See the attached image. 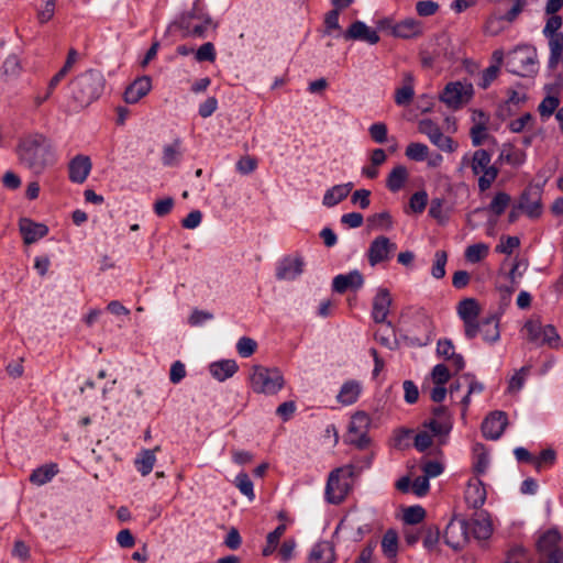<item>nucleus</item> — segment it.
Here are the masks:
<instances>
[{"mask_svg":"<svg viewBox=\"0 0 563 563\" xmlns=\"http://www.w3.org/2000/svg\"><path fill=\"white\" fill-rule=\"evenodd\" d=\"M15 152L20 164L37 175L55 162L51 142L40 133L21 137Z\"/></svg>","mask_w":563,"mask_h":563,"instance_id":"1","label":"nucleus"},{"mask_svg":"<svg viewBox=\"0 0 563 563\" xmlns=\"http://www.w3.org/2000/svg\"><path fill=\"white\" fill-rule=\"evenodd\" d=\"M470 167L473 175L478 177V189L484 192L489 189L498 176V168L492 165V156L486 150H477L472 156L464 155L460 170Z\"/></svg>","mask_w":563,"mask_h":563,"instance_id":"2","label":"nucleus"},{"mask_svg":"<svg viewBox=\"0 0 563 563\" xmlns=\"http://www.w3.org/2000/svg\"><path fill=\"white\" fill-rule=\"evenodd\" d=\"M211 24L210 15L197 3L175 22V25L183 31L184 37H203Z\"/></svg>","mask_w":563,"mask_h":563,"instance_id":"3","label":"nucleus"},{"mask_svg":"<svg viewBox=\"0 0 563 563\" xmlns=\"http://www.w3.org/2000/svg\"><path fill=\"white\" fill-rule=\"evenodd\" d=\"M103 77L98 71L89 70L78 76L73 84L75 99L80 104H90L98 99L103 89Z\"/></svg>","mask_w":563,"mask_h":563,"instance_id":"4","label":"nucleus"},{"mask_svg":"<svg viewBox=\"0 0 563 563\" xmlns=\"http://www.w3.org/2000/svg\"><path fill=\"white\" fill-rule=\"evenodd\" d=\"M355 476V466H342L333 470L325 486V497L331 504H340L351 489L350 477Z\"/></svg>","mask_w":563,"mask_h":563,"instance_id":"5","label":"nucleus"},{"mask_svg":"<svg viewBox=\"0 0 563 563\" xmlns=\"http://www.w3.org/2000/svg\"><path fill=\"white\" fill-rule=\"evenodd\" d=\"M251 386L255 393L274 395L284 386V377L277 368L255 365L252 368Z\"/></svg>","mask_w":563,"mask_h":563,"instance_id":"6","label":"nucleus"},{"mask_svg":"<svg viewBox=\"0 0 563 563\" xmlns=\"http://www.w3.org/2000/svg\"><path fill=\"white\" fill-rule=\"evenodd\" d=\"M523 330L527 333L529 342L538 346L548 345L552 349H559L561 346V339L556 329L551 324L543 325L539 319L528 320Z\"/></svg>","mask_w":563,"mask_h":563,"instance_id":"7","label":"nucleus"},{"mask_svg":"<svg viewBox=\"0 0 563 563\" xmlns=\"http://www.w3.org/2000/svg\"><path fill=\"white\" fill-rule=\"evenodd\" d=\"M537 550L542 563H563L562 537L558 530L544 532L538 540Z\"/></svg>","mask_w":563,"mask_h":563,"instance_id":"8","label":"nucleus"},{"mask_svg":"<svg viewBox=\"0 0 563 563\" xmlns=\"http://www.w3.org/2000/svg\"><path fill=\"white\" fill-rule=\"evenodd\" d=\"M457 314L464 323V333L467 339H474L479 331L478 317L481 307L474 298H465L457 305Z\"/></svg>","mask_w":563,"mask_h":563,"instance_id":"9","label":"nucleus"},{"mask_svg":"<svg viewBox=\"0 0 563 563\" xmlns=\"http://www.w3.org/2000/svg\"><path fill=\"white\" fill-rule=\"evenodd\" d=\"M473 96V86L468 82H449L440 96V100L449 108L459 109L467 103Z\"/></svg>","mask_w":563,"mask_h":563,"instance_id":"10","label":"nucleus"},{"mask_svg":"<svg viewBox=\"0 0 563 563\" xmlns=\"http://www.w3.org/2000/svg\"><path fill=\"white\" fill-rule=\"evenodd\" d=\"M538 63V54L534 48L522 47L515 49L509 58L510 71L525 76L533 73Z\"/></svg>","mask_w":563,"mask_h":563,"instance_id":"11","label":"nucleus"},{"mask_svg":"<svg viewBox=\"0 0 563 563\" xmlns=\"http://www.w3.org/2000/svg\"><path fill=\"white\" fill-rule=\"evenodd\" d=\"M418 131L427 135L430 142L443 152L452 153L457 148V143L444 135L439 125L430 119L420 120Z\"/></svg>","mask_w":563,"mask_h":563,"instance_id":"12","label":"nucleus"},{"mask_svg":"<svg viewBox=\"0 0 563 563\" xmlns=\"http://www.w3.org/2000/svg\"><path fill=\"white\" fill-rule=\"evenodd\" d=\"M369 424L371 418L367 413L363 411L354 413L349 426V442L358 449L366 448L369 443V438L367 437Z\"/></svg>","mask_w":563,"mask_h":563,"instance_id":"13","label":"nucleus"},{"mask_svg":"<svg viewBox=\"0 0 563 563\" xmlns=\"http://www.w3.org/2000/svg\"><path fill=\"white\" fill-rule=\"evenodd\" d=\"M397 250L396 243L385 235L375 238L367 250L366 256L372 267L377 264L387 262L391 258Z\"/></svg>","mask_w":563,"mask_h":563,"instance_id":"14","label":"nucleus"},{"mask_svg":"<svg viewBox=\"0 0 563 563\" xmlns=\"http://www.w3.org/2000/svg\"><path fill=\"white\" fill-rule=\"evenodd\" d=\"M470 539V523L463 519H452L444 531V542L455 551L463 549Z\"/></svg>","mask_w":563,"mask_h":563,"instance_id":"15","label":"nucleus"},{"mask_svg":"<svg viewBox=\"0 0 563 563\" xmlns=\"http://www.w3.org/2000/svg\"><path fill=\"white\" fill-rule=\"evenodd\" d=\"M389 31L390 34L395 37H399L402 40H412L421 36L423 34V23L413 18H407L397 23H391L386 20L383 22Z\"/></svg>","mask_w":563,"mask_h":563,"instance_id":"16","label":"nucleus"},{"mask_svg":"<svg viewBox=\"0 0 563 563\" xmlns=\"http://www.w3.org/2000/svg\"><path fill=\"white\" fill-rule=\"evenodd\" d=\"M393 299L390 292L387 288H378L374 299L372 307V318L377 323L387 322L388 325L391 323L387 321V317L389 313V309L391 306Z\"/></svg>","mask_w":563,"mask_h":563,"instance_id":"17","label":"nucleus"},{"mask_svg":"<svg viewBox=\"0 0 563 563\" xmlns=\"http://www.w3.org/2000/svg\"><path fill=\"white\" fill-rule=\"evenodd\" d=\"M507 416L503 411L492 412L482 423L483 435L489 440H497L507 427Z\"/></svg>","mask_w":563,"mask_h":563,"instance_id":"18","label":"nucleus"},{"mask_svg":"<svg viewBox=\"0 0 563 563\" xmlns=\"http://www.w3.org/2000/svg\"><path fill=\"white\" fill-rule=\"evenodd\" d=\"M437 354L451 363V366L457 373L465 366L464 357L455 353V346L450 339H440L437 343Z\"/></svg>","mask_w":563,"mask_h":563,"instance_id":"19","label":"nucleus"},{"mask_svg":"<svg viewBox=\"0 0 563 563\" xmlns=\"http://www.w3.org/2000/svg\"><path fill=\"white\" fill-rule=\"evenodd\" d=\"M91 166V161L88 156H75L68 165L69 179L73 183L82 184L89 176Z\"/></svg>","mask_w":563,"mask_h":563,"instance_id":"20","label":"nucleus"},{"mask_svg":"<svg viewBox=\"0 0 563 563\" xmlns=\"http://www.w3.org/2000/svg\"><path fill=\"white\" fill-rule=\"evenodd\" d=\"M152 89V80L148 76L136 78L124 91V100L126 103L133 104L139 102Z\"/></svg>","mask_w":563,"mask_h":563,"instance_id":"21","label":"nucleus"},{"mask_svg":"<svg viewBox=\"0 0 563 563\" xmlns=\"http://www.w3.org/2000/svg\"><path fill=\"white\" fill-rule=\"evenodd\" d=\"M364 278L358 271H352L349 274H341L333 278V290L343 294L347 289H358L363 286Z\"/></svg>","mask_w":563,"mask_h":563,"instance_id":"22","label":"nucleus"},{"mask_svg":"<svg viewBox=\"0 0 563 563\" xmlns=\"http://www.w3.org/2000/svg\"><path fill=\"white\" fill-rule=\"evenodd\" d=\"M345 40H363L369 44H376L379 36L376 31L369 29L364 22L355 21L344 33Z\"/></svg>","mask_w":563,"mask_h":563,"instance_id":"23","label":"nucleus"},{"mask_svg":"<svg viewBox=\"0 0 563 563\" xmlns=\"http://www.w3.org/2000/svg\"><path fill=\"white\" fill-rule=\"evenodd\" d=\"M303 271V261L300 257L284 258L276 271V277L280 280H292Z\"/></svg>","mask_w":563,"mask_h":563,"instance_id":"24","label":"nucleus"},{"mask_svg":"<svg viewBox=\"0 0 563 563\" xmlns=\"http://www.w3.org/2000/svg\"><path fill=\"white\" fill-rule=\"evenodd\" d=\"M470 530L477 540H487L493 533V525L488 514L477 512L475 517L468 521Z\"/></svg>","mask_w":563,"mask_h":563,"instance_id":"25","label":"nucleus"},{"mask_svg":"<svg viewBox=\"0 0 563 563\" xmlns=\"http://www.w3.org/2000/svg\"><path fill=\"white\" fill-rule=\"evenodd\" d=\"M19 227L26 244L36 242L37 240L45 236L48 232V229L45 224L33 222L30 219H21Z\"/></svg>","mask_w":563,"mask_h":563,"instance_id":"26","label":"nucleus"},{"mask_svg":"<svg viewBox=\"0 0 563 563\" xmlns=\"http://www.w3.org/2000/svg\"><path fill=\"white\" fill-rule=\"evenodd\" d=\"M334 560L333 544L329 541H320L312 547L307 563H333Z\"/></svg>","mask_w":563,"mask_h":563,"instance_id":"27","label":"nucleus"},{"mask_svg":"<svg viewBox=\"0 0 563 563\" xmlns=\"http://www.w3.org/2000/svg\"><path fill=\"white\" fill-rule=\"evenodd\" d=\"M479 331L483 336V340L487 343H495L500 338L499 331V319L496 314H490L486 318H483L478 321Z\"/></svg>","mask_w":563,"mask_h":563,"instance_id":"28","label":"nucleus"},{"mask_svg":"<svg viewBox=\"0 0 563 563\" xmlns=\"http://www.w3.org/2000/svg\"><path fill=\"white\" fill-rule=\"evenodd\" d=\"M415 97L413 76L411 73L404 75V84L395 91V102L397 106L407 107Z\"/></svg>","mask_w":563,"mask_h":563,"instance_id":"29","label":"nucleus"},{"mask_svg":"<svg viewBox=\"0 0 563 563\" xmlns=\"http://www.w3.org/2000/svg\"><path fill=\"white\" fill-rule=\"evenodd\" d=\"M238 368L239 366L234 360H222L209 366L211 375L219 382L232 377L238 372Z\"/></svg>","mask_w":563,"mask_h":563,"instance_id":"30","label":"nucleus"},{"mask_svg":"<svg viewBox=\"0 0 563 563\" xmlns=\"http://www.w3.org/2000/svg\"><path fill=\"white\" fill-rule=\"evenodd\" d=\"M352 188V183L333 186L332 188L325 191L322 203L329 208L334 207L349 196Z\"/></svg>","mask_w":563,"mask_h":563,"instance_id":"31","label":"nucleus"},{"mask_svg":"<svg viewBox=\"0 0 563 563\" xmlns=\"http://www.w3.org/2000/svg\"><path fill=\"white\" fill-rule=\"evenodd\" d=\"M518 209L534 218L541 213L540 197L537 191H525L521 195Z\"/></svg>","mask_w":563,"mask_h":563,"instance_id":"32","label":"nucleus"},{"mask_svg":"<svg viewBox=\"0 0 563 563\" xmlns=\"http://www.w3.org/2000/svg\"><path fill=\"white\" fill-rule=\"evenodd\" d=\"M467 505L474 509L481 508L486 500V489L481 482L472 483L465 492Z\"/></svg>","mask_w":563,"mask_h":563,"instance_id":"33","label":"nucleus"},{"mask_svg":"<svg viewBox=\"0 0 563 563\" xmlns=\"http://www.w3.org/2000/svg\"><path fill=\"white\" fill-rule=\"evenodd\" d=\"M58 473L56 463H49L35 468L30 475V482L36 486H42L52 481Z\"/></svg>","mask_w":563,"mask_h":563,"instance_id":"34","label":"nucleus"},{"mask_svg":"<svg viewBox=\"0 0 563 563\" xmlns=\"http://www.w3.org/2000/svg\"><path fill=\"white\" fill-rule=\"evenodd\" d=\"M161 450V446H155L153 450H142L135 460V466L142 476L148 475L156 462L155 453Z\"/></svg>","mask_w":563,"mask_h":563,"instance_id":"35","label":"nucleus"},{"mask_svg":"<svg viewBox=\"0 0 563 563\" xmlns=\"http://www.w3.org/2000/svg\"><path fill=\"white\" fill-rule=\"evenodd\" d=\"M408 177V169L404 165H397L390 170L386 186L390 191L397 192L405 186Z\"/></svg>","mask_w":563,"mask_h":563,"instance_id":"36","label":"nucleus"},{"mask_svg":"<svg viewBox=\"0 0 563 563\" xmlns=\"http://www.w3.org/2000/svg\"><path fill=\"white\" fill-rule=\"evenodd\" d=\"M361 394V385L355 380L344 383L336 396L340 404L349 406L354 404Z\"/></svg>","mask_w":563,"mask_h":563,"instance_id":"37","label":"nucleus"},{"mask_svg":"<svg viewBox=\"0 0 563 563\" xmlns=\"http://www.w3.org/2000/svg\"><path fill=\"white\" fill-rule=\"evenodd\" d=\"M181 155V141L177 139L163 147L162 162L165 166H175L179 164Z\"/></svg>","mask_w":563,"mask_h":563,"instance_id":"38","label":"nucleus"},{"mask_svg":"<svg viewBox=\"0 0 563 563\" xmlns=\"http://www.w3.org/2000/svg\"><path fill=\"white\" fill-rule=\"evenodd\" d=\"M549 48H550V56L548 66L550 69L554 70L562 57L563 52V34L549 36Z\"/></svg>","mask_w":563,"mask_h":563,"instance_id":"39","label":"nucleus"},{"mask_svg":"<svg viewBox=\"0 0 563 563\" xmlns=\"http://www.w3.org/2000/svg\"><path fill=\"white\" fill-rule=\"evenodd\" d=\"M526 159V154L511 145H504L500 150L498 161L511 166H520Z\"/></svg>","mask_w":563,"mask_h":563,"instance_id":"40","label":"nucleus"},{"mask_svg":"<svg viewBox=\"0 0 563 563\" xmlns=\"http://www.w3.org/2000/svg\"><path fill=\"white\" fill-rule=\"evenodd\" d=\"M474 114L478 115V121L472 126L470 134L474 146H479L484 143L487 137L486 122L487 117L483 111H474Z\"/></svg>","mask_w":563,"mask_h":563,"instance_id":"41","label":"nucleus"},{"mask_svg":"<svg viewBox=\"0 0 563 563\" xmlns=\"http://www.w3.org/2000/svg\"><path fill=\"white\" fill-rule=\"evenodd\" d=\"M77 60V52L74 48H70L66 58L64 66L52 77L49 80V88L55 89L58 84L65 78V76L69 73L71 67Z\"/></svg>","mask_w":563,"mask_h":563,"instance_id":"42","label":"nucleus"},{"mask_svg":"<svg viewBox=\"0 0 563 563\" xmlns=\"http://www.w3.org/2000/svg\"><path fill=\"white\" fill-rule=\"evenodd\" d=\"M489 252V246L485 243H476L466 247L465 258L470 263H478L484 260Z\"/></svg>","mask_w":563,"mask_h":563,"instance_id":"43","label":"nucleus"},{"mask_svg":"<svg viewBox=\"0 0 563 563\" xmlns=\"http://www.w3.org/2000/svg\"><path fill=\"white\" fill-rule=\"evenodd\" d=\"M1 69L2 75L7 79L16 78L22 71L20 58L16 55H9L3 62Z\"/></svg>","mask_w":563,"mask_h":563,"instance_id":"44","label":"nucleus"},{"mask_svg":"<svg viewBox=\"0 0 563 563\" xmlns=\"http://www.w3.org/2000/svg\"><path fill=\"white\" fill-rule=\"evenodd\" d=\"M427 427L432 431L433 435L439 437V443L444 444L445 439L451 432L452 422L437 421L435 419H431Z\"/></svg>","mask_w":563,"mask_h":563,"instance_id":"45","label":"nucleus"},{"mask_svg":"<svg viewBox=\"0 0 563 563\" xmlns=\"http://www.w3.org/2000/svg\"><path fill=\"white\" fill-rule=\"evenodd\" d=\"M382 549L387 558H395L398 550V536L394 530H388L382 540Z\"/></svg>","mask_w":563,"mask_h":563,"instance_id":"46","label":"nucleus"},{"mask_svg":"<svg viewBox=\"0 0 563 563\" xmlns=\"http://www.w3.org/2000/svg\"><path fill=\"white\" fill-rule=\"evenodd\" d=\"M556 461V453L553 449H545L541 451L539 456H534L533 467L540 472L543 468L551 467Z\"/></svg>","mask_w":563,"mask_h":563,"instance_id":"47","label":"nucleus"},{"mask_svg":"<svg viewBox=\"0 0 563 563\" xmlns=\"http://www.w3.org/2000/svg\"><path fill=\"white\" fill-rule=\"evenodd\" d=\"M510 200L511 198L508 194L504 191L497 192L493 200L490 201L488 210L496 216H500L509 206Z\"/></svg>","mask_w":563,"mask_h":563,"instance_id":"48","label":"nucleus"},{"mask_svg":"<svg viewBox=\"0 0 563 563\" xmlns=\"http://www.w3.org/2000/svg\"><path fill=\"white\" fill-rule=\"evenodd\" d=\"M405 154L409 159L421 162L428 157L429 148L426 144L413 142L406 147Z\"/></svg>","mask_w":563,"mask_h":563,"instance_id":"49","label":"nucleus"},{"mask_svg":"<svg viewBox=\"0 0 563 563\" xmlns=\"http://www.w3.org/2000/svg\"><path fill=\"white\" fill-rule=\"evenodd\" d=\"M448 261V254L445 251H437L434 254V261L431 269V274L434 278L440 279L445 275V264Z\"/></svg>","mask_w":563,"mask_h":563,"instance_id":"50","label":"nucleus"},{"mask_svg":"<svg viewBox=\"0 0 563 563\" xmlns=\"http://www.w3.org/2000/svg\"><path fill=\"white\" fill-rule=\"evenodd\" d=\"M235 486L239 490L245 495L250 500L255 498L253 483L250 479L249 475L245 473H240L234 479Z\"/></svg>","mask_w":563,"mask_h":563,"instance_id":"51","label":"nucleus"},{"mask_svg":"<svg viewBox=\"0 0 563 563\" xmlns=\"http://www.w3.org/2000/svg\"><path fill=\"white\" fill-rule=\"evenodd\" d=\"M423 545L427 550L432 551L435 549L440 540V531L437 527L430 526L422 529Z\"/></svg>","mask_w":563,"mask_h":563,"instance_id":"52","label":"nucleus"},{"mask_svg":"<svg viewBox=\"0 0 563 563\" xmlns=\"http://www.w3.org/2000/svg\"><path fill=\"white\" fill-rule=\"evenodd\" d=\"M560 104V99L555 96L545 97L538 107L540 115L545 119L550 118Z\"/></svg>","mask_w":563,"mask_h":563,"instance_id":"53","label":"nucleus"},{"mask_svg":"<svg viewBox=\"0 0 563 563\" xmlns=\"http://www.w3.org/2000/svg\"><path fill=\"white\" fill-rule=\"evenodd\" d=\"M426 517V510L421 506H411L404 511V521L409 526L417 525Z\"/></svg>","mask_w":563,"mask_h":563,"instance_id":"54","label":"nucleus"},{"mask_svg":"<svg viewBox=\"0 0 563 563\" xmlns=\"http://www.w3.org/2000/svg\"><path fill=\"white\" fill-rule=\"evenodd\" d=\"M428 203V195L424 190L415 192L409 200V207L415 213H422Z\"/></svg>","mask_w":563,"mask_h":563,"instance_id":"55","label":"nucleus"},{"mask_svg":"<svg viewBox=\"0 0 563 563\" xmlns=\"http://www.w3.org/2000/svg\"><path fill=\"white\" fill-rule=\"evenodd\" d=\"M520 245L517 236H503L500 243L496 246V252L510 255Z\"/></svg>","mask_w":563,"mask_h":563,"instance_id":"56","label":"nucleus"},{"mask_svg":"<svg viewBox=\"0 0 563 563\" xmlns=\"http://www.w3.org/2000/svg\"><path fill=\"white\" fill-rule=\"evenodd\" d=\"M216 48L211 42L202 44L196 52V59L198 62H214L216 60Z\"/></svg>","mask_w":563,"mask_h":563,"instance_id":"57","label":"nucleus"},{"mask_svg":"<svg viewBox=\"0 0 563 563\" xmlns=\"http://www.w3.org/2000/svg\"><path fill=\"white\" fill-rule=\"evenodd\" d=\"M439 3L432 0H422L416 3V11L419 16H431L439 11Z\"/></svg>","mask_w":563,"mask_h":563,"instance_id":"58","label":"nucleus"},{"mask_svg":"<svg viewBox=\"0 0 563 563\" xmlns=\"http://www.w3.org/2000/svg\"><path fill=\"white\" fill-rule=\"evenodd\" d=\"M257 168V159L250 155L242 156L236 163V170L240 174L249 175Z\"/></svg>","mask_w":563,"mask_h":563,"instance_id":"59","label":"nucleus"},{"mask_svg":"<svg viewBox=\"0 0 563 563\" xmlns=\"http://www.w3.org/2000/svg\"><path fill=\"white\" fill-rule=\"evenodd\" d=\"M256 347V342L247 336L241 338L236 344V350L239 354L243 357L251 356L255 352Z\"/></svg>","mask_w":563,"mask_h":563,"instance_id":"60","label":"nucleus"},{"mask_svg":"<svg viewBox=\"0 0 563 563\" xmlns=\"http://www.w3.org/2000/svg\"><path fill=\"white\" fill-rule=\"evenodd\" d=\"M449 367L444 364H438L431 372L432 380L435 385H444L450 379Z\"/></svg>","mask_w":563,"mask_h":563,"instance_id":"61","label":"nucleus"},{"mask_svg":"<svg viewBox=\"0 0 563 563\" xmlns=\"http://www.w3.org/2000/svg\"><path fill=\"white\" fill-rule=\"evenodd\" d=\"M371 137L378 144H383L387 141V126L385 123L377 122L369 126Z\"/></svg>","mask_w":563,"mask_h":563,"instance_id":"62","label":"nucleus"},{"mask_svg":"<svg viewBox=\"0 0 563 563\" xmlns=\"http://www.w3.org/2000/svg\"><path fill=\"white\" fill-rule=\"evenodd\" d=\"M527 373H528V368L527 367H521L510 378L509 386H508L509 393L515 394V393H518L522 388V386L525 384V380H526Z\"/></svg>","mask_w":563,"mask_h":563,"instance_id":"63","label":"nucleus"},{"mask_svg":"<svg viewBox=\"0 0 563 563\" xmlns=\"http://www.w3.org/2000/svg\"><path fill=\"white\" fill-rule=\"evenodd\" d=\"M499 74V65H490L484 71L481 76L479 86L483 89H486L489 87V85L498 77Z\"/></svg>","mask_w":563,"mask_h":563,"instance_id":"64","label":"nucleus"}]
</instances>
